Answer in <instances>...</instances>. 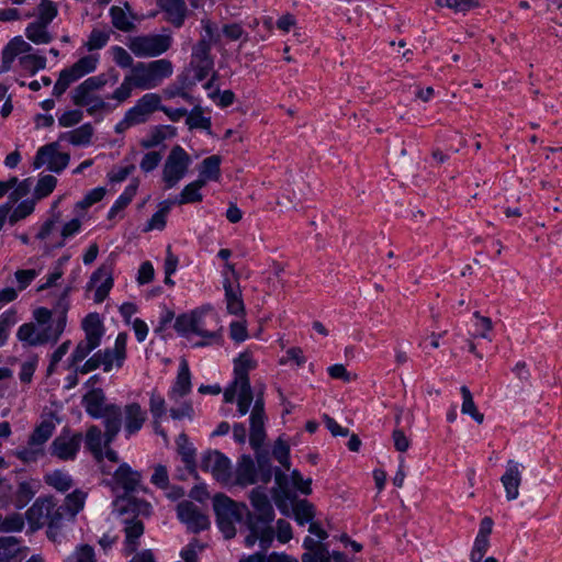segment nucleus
<instances>
[{
	"mask_svg": "<svg viewBox=\"0 0 562 562\" xmlns=\"http://www.w3.org/2000/svg\"><path fill=\"white\" fill-rule=\"evenodd\" d=\"M113 481L125 492L124 495L116 498L115 505L121 516L124 535L122 553L128 557L140 546V539L145 532L144 519L151 516L153 506L149 502L131 495L138 491L147 493L148 488L142 484V474L127 463H123L116 469Z\"/></svg>",
	"mask_w": 562,
	"mask_h": 562,
	"instance_id": "nucleus-1",
	"label": "nucleus"
},
{
	"mask_svg": "<svg viewBox=\"0 0 562 562\" xmlns=\"http://www.w3.org/2000/svg\"><path fill=\"white\" fill-rule=\"evenodd\" d=\"M173 328L184 337L191 335L201 337L202 340L196 342L195 347L223 344L220 317L210 306L180 314L176 318Z\"/></svg>",
	"mask_w": 562,
	"mask_h": 562,
	"instance_id": "nucleus-2",
	"label": "nucleus"
},
{
	"mask_svg": "<svg viewBox=\"0 0 562 562\" xmlns=\"http://www.w3.org/2000/svg\"><path fill=\"white\" fill-rule=\"evenodd\" d=\"M105 393L101 387L92 389L82 397L86 413L92 418H102L105 446L111 445L122 428V407L114 403H105Z\"/></svg>",
	"mask_w": 562,
	"mask_h": 562,
	"instance_id": "nucleus-3",
	"label": "nucleus"
},
{
	"mask_svg": "<svg viewBox=\"0 0 562 562\" xmlns=\"http://www.w3.org/2000/svg\"><path fill=\"white\" fill-rule=\"evenodd\" d=\"M128 334L121 331L117 334L113 348L98 350L78 369L81 374L90 373L99 368L108 373L114 367L121 369L127 359Z\"/></svg>",
	"mask_w": 562,
	"mask_h": 562,
	"instance_id": "nucleus-4",
	"label": "nucleus"
},
{
	"mask_svg": "<svg viewBox=\"0 0 562 562\" xmlns=\"http://www.w3.org/2000/svg\"><path fill=\"white\" fill-rule=\"evenodd\" d=\"M67 325V313L60 312L54 319L52 325L46 326L42 330H37L34 323L22 324L18 331L16 338L31 347L43 346L48 342H57L65 331Z\"/></svg>",
	"mask_w": 562,
	"mask_h": 562,
	"instance_id": "nucleus-5",
	"label": "nucleus"
},
{
	"mask_svg": "<svg viewBox=\"0 0 562 562\" xmlns=\"http://www.w3.org/2000/svg\"><path fill=\"white\" fill-rule=\"evenodd\" d=\"M173 72L172 63L169 59H157L149 63H137L131 70L135 88L150 90L157 88Z\"/></svg>",
	"mask_w": 562,
	"mask_h": 562,
	"instance_id": "nucleus-6",
	"label": "nucleus"
},
{
	"mask_svg": "<svg viewBox=\"0 0 562 562\" xmlns=\"http://www.w3.org/2000/svg\"><path fill=\"white\" fill-rule=\"evenodd\" d=\"M213 507L220 530L225 539H233L236 536L235 524L246 516V504L236 503L224 494H217L213 498Z\"/></svg>",
	"mask_w": 562,
	"mask_h": 562,
	"instance_id": "nucleus-7",
	"label": "nucleus"
},
{
	"mask_svg": "<svg viewBox=\"0 0 562 562\" xmlns=\"http://www.w3.org/2000/svg\"><path fill=\"white\" fill-rule=\"evenodd\" d=\"M192 164L191 156L180 145H175L162 166L161 180L166 190L175 188L187 175Z\"/></svg>",
	"mask_w": 562,
	"mask_h": 562,
	"instance_id": "nucleus-8",
	"label": "nucleus"
},
{
	"mask_svg": "<svg viewBox=\"0 0 562 562\" xmlns=\"http://www.w3.org/2000/svg\"><path fill=\"white\" fill-rule=\"evenodd\" d=\"M172 44L170 35H138L130 40L128 48L136 57H156L166 53Z\"/></svg>",
	"mask_w": 562,
	"mask_h": 562,
	"instance_id": "nucleus-9",
	"label": "nucleus"
},
{
	"mask_svg": "<svg viewBox=\"0 0 562 562\" xmlns=\"http://www.w3.org/2000/svg\"><path fill=\"white\" fill-rule=\"evenodd\" d=\"M81 442V432H72L69 428H64L52 441L49 453L61 461L75 460L80 450Z\"/></svg>",
	"mask_w": 562,
	"mask_h": 562,
	"instance_id": "nucleus-10",
	"label": "nucleus"
},
{
	"mask_svg": "<svg viewBox=\"0 0 562 562\" xmlns=\"http://www.w3.org/2000/svg\"><path fill=\"white\" fill-rule=\"evenodd\" d=\"M249 501L254 508V513L247 509L246 520H252V522H258L262 526H271V522L274 519V509L263 488H254L249 494Z\"/></svg>",
	"mask_w": 562,
	"mask_h": 562,
	"instance_id": "nucleus-11",
	"label": "nucleus"
},
{
	"mask_svg": "<svg viewBox=\"0 0 562 562\" xmlns=\"http://www.w3.org/2000/svg\"><path fill=\"white\" fill-rule=\"evenodd\" d=\"M69 160V154L60 153L58 150V144L50 143L38 148L33 161V167L38 169L46 166L48 170L60 173L68 166Z\"/></svg>",
	"mask_w": 562,
	"mask_h": 562,
	"instance_id": "nucleus-12",
	"label": "nucleus"
},
{
	"mask_svg": "<svg viewBox=\"0 0 562 562\" xmlns=\"http://www.w3.org/2000/svg\"><path fill=\"white\" fill-rule=\"evenodd\" d=\"M147 411L138 403L131 402L122 407V426L125 438L138 434L147 422Z\"/></svg>",
	"mask_w": 562,
	"mask_h": 562,
	"instance_id": "nucleus-13",
	"label": "nucleus"
},
{
	"mask_svg": "<svg viewBox=\"0 0 562 562\" xmlns=\"http://www.w3.org/2000/svg\"><path fill=\"white\" fill-rule=\"evenodd\" d=\"M191 66L198 81L204 80L212 71L214 60L211 56V45L205 38H201L193 48Z\"/></svg>",
	"mask_w": 562,
	"mask_h": 562,
	"instance_id": "nucleus-14",
	"label": "nucleus"
},
{
	"mask_svg": "<svg viewBox=\"0 0 562 562\" xmlns=\"http://www.w3.org/2000/svg\"><path fill=\"white\" fill-rule=\"evenodd\" d=\"M200 468L221 482H227L231 476V461L217 450L207 451L203 454Z\"/></svg>",
	"mask_w": 562,
	"mask_h": 562,
	"instance_id": "nucleus-15",
	"label": "nucleus"
},
{
	"mask_svg": "<svg viewBox=\"0 0 562 562\" xmlns=\"http://www.w3.org/2000/svg\"><path fill=\"white\" fill-rule=\"evenodd\" d=\"M161 98L157 93H146L138 99L134 106L126 111L127 116L135 125L146 123L153 113L158 111Z\"/></svg>",
	"mask_w": 562,
	"mask_h": 562,
	"instance_id": "nucleus-16",
	"label": "nucleus"
},
{
	"mask_svg": "<svg viewBox=\"0 0 562 562\" xmlns=\"http://www.w3.org/2000/svg\"><path fill=\"white\" fill-rule=\"evenodd\" d=\"M178 518L193 532H200L210 527L209 517L192 502H182L177 507Z\"/></svg>",
	"mask_w": 562,
	"mask_h": 562,
	"instance_id": "nucleus-17",
	"label": "nucleus"
},
{
	"mask_svg": "<svg viewBox=\"0 0 562 562\" xmlns=\"http://www.w3.org/2000/svg\"><path fill=\"white\" fill-rule=\"evenodd\" d=\"M223 289L228 314L244 317L246 308L238 281L233 282L228 277H224Z\"/></svg>",
	"mask_w": 562,
	"mask_h": 562,
	"instance_id": "nucleus-18",
	"label": "nucleus"
},
{
	"mask_svg": "<svg viewBox=\"0 0 562 562\" xmlns=\"http://www.w3.org/2000/svg\"><path fill=\"white\" fill-rule=\"evenodd\" d=\"M266 437L265 432V409L263 401L258 398L255 402L254 408L250 414V446L258 450L263 443Z\"/></svg>",
	"mask_w": 562,
	"mask_h": 562,
	"instance_id": "nucleus-19",
	"label": "nucleus"
},
{
	"mask_svg": "<svg viewBox=\"0 0 562 562\" xmlns=\"http://www.w3.org/2000/svg\"><path fill=\"white\" fill-rule=\"evenodd\" d=\"M520 468L521 465L518 462L509 460L505 473L501 477L507 501H514L519 495V486L522 480Z\"/></svg>",
	"mask_w": 562,
	"mask_h": 562,
	"instance_id": "nucleus-20",
	"label": "nucleus"
},
{
	"mask_svg": "<svg viewBox=\"0 0 562 562\" xmlns=\"http://www.w3.org/2000/svg\"><path fill=\"white\" fill-rule=\"evenodd\" d=\"M53 509V497H38L26 512V518L33 528L47 526Z\"/></svg>",
	"mask_w": 562,
	"mask_h": 562,
	"instance_id": "nucleus-21",
	"label": "nucleus"
},
{
	"mask_svg": "<svg viewBox=\"0 0 562 562\" xmlns=\"http://www.w3.org/2000/svg\"><path fill=\"white\" fill-rule=\"evenodd\" d=\"M246 526L250 531L249 535L245 539L246 547H252L257 540H259V544L262 550H267L274 538V530L271 526H262L258 522H252V520H246Z\"/></svg>",
	"mask_w": 562,
	"mask_h": 562,
	"instance_id": "nucleus-22",
	"label": "nucleus"
},
{
	"mask_svg": "<svg viewBox=\"0 0 562 562\" xmlns=\"http://www.w3.org/2000/svg\"><path fill=\"white\" fill-rule=\"evenodd\" d=\"M86 341L99 347L105 333L103 322L98 313H89L81 323Z\"/></svg>",
	"mask_w": 562,
	"mask_h": 562,
	"instance_id": "nucleus-23",
	"label": "nucleus"
},
{
	"mask_svg": "<svg viewBox=\"0 0 562 562\" xmlns=\"http://www.w3.org/2000/svg\"><path fill=\"white\" fill-rule=\"evenodd\" d=\"M27 549L15 537L0 538V562H22Z\"/></svg>",
	"mask_w": 562,
	"mask_h": 562,
	"instance_id": "nucleus-24",
	"label": "nucleus"
},
{
	"mask_svg": "<svg viewBox=\"0 0 562 562\" xmlns=\"http://www.w3.org/2000/svg\"><path fill=\"white\" fill-rule=\"evenodd\" d=\"M191 373L187 361H182L179 366L176 381L168 392V396L172 401H177L191 392Z\"/></svg>",
	"mask_w": 562,
	"mask_h": 562,
	"instance_id": "nucleus-25",
	"label": "nucleus"
},
{
	"mask_svg": "<svg viewBox=\"0 0 562 562\" xmlns=\"http://www.w3.org/2000/svg\"><path fill=\"white\" fill-rule=\"evenodd\" d=\"M157 5L166 13V20L173 26H182L186 18L184 0H156Z\"/></svg>",
	"mask_w": 562,
	"mask_h": 562,
	"instance_id": "nucleus-26",
	"label": "nucleus"
},
{
	"mask_svg": "<svg viewBox=\"0 0 562 562\" xmlns=\"http://www.w3.org/2000/svg\"><path fill=\"white\" fill-rule=\"evenodd\" d=\"M256 368V361L252 358V353L249 351L241 352L234 360V379L235 384L250 383L248 373L250 370Z\"/></svg>",
	"mask_w": 562,
	"mask_h": 562,
	"instance_id": "nucleus-27",
	"label": "nucleus"
},
{
	"mask_svg": "<svg viewBox=\"0 0 562 562\" xmlns=\"http://www.w3.org/2000/svg\"><path fill=\"white\" fill-rule=\"evenodd\" d=\"M99 63L98 54H90L79 58L72 66L64 70L75 80H79L83 76L93 72Z\"/></svg>",
	"mask_w": 562,
	"mask_h": 562,
	"instance_id": "nucleus-28",
	"label": "nucleus"
},
{
	"mask_svg": "<svg viewBox=\"0 0 562 562\" xmlns=\"http://www.w3.org/2000/svg\"><path fill=\"white\" fill-rule=\"evenodd\" d=\"M236 482L241 486L255 484L257 482V469L250 456H243L236 469Z\"/></svg>",
	"mask_w": 562,
	"mask_h": 562,
	"instance_id": "nucleus-29",
	"label": "nucleus"
},
{
	"mask_svg": "<svg viewBox=\"0 0 562 562\" xmlns=\"http://www.w3.org/2000/svg\"><path fill=\"white\" fill-rule=\"evenodd\" d=\"M86 448L92 453V456L101 461L103 458V447L105 446L104 432L97 425H91L85 437Z\"/></svg>",
	"mask_w": 562,
	"mask_h": 562,
	"instance_id": "nucleus-30",
	"label": "nucleus"
},
{
	"mask_svg": "<svg viewBox=\"0 0 562 562\" xmlns=\"http://www.w3.org/2000/svg\"><path fill=\"white\" fill-rule=\"evenodd\" d=\"M106 82L108 78L104 74L89 77L75 89V94L72 97L74 103H83L82 99L86 98V95L91 94L93 91L103 88L106 85Z\"/></svg>",
	"mask_w": 562,
	"mask_h": 562,
	"instance_id": "nucleus-31",
	"label": "nucleus"
},
{
	"mask_svg": "<svg viewBox=\"0 0 562 562\" xmlns=\"http://www.w3.org/2000/svg\"><path fill=\"white\" fill-rule=\"evenodd\" d=\"M138 186H139V179L138 178L132 179L131 183L125 188L123 193L117 198V200L111 206V209L108 213V220H110V221L114 220L120 212H122L124 209H126L130 205V203L133 201L134 196L137 193Z\"/></svg>",
	"mask_w": 562,
	"mask_h": 562,
	"instance_id": "nucleus-32",
	"label": "nucleus"
},
{
	"mask_svg": "<svg viewBox=\"0 0 562 562\" xmlns=\"http://www.w3.org/2000/svg\"><path fill=\"white\" fill-rule=\"evenodd\" d=\"M176 135V127L171 125L155 126L147 137L140 140V146L145 149L154 148L160 145L167 138Z\"/></svg>",
	"mask_w": 562,
	"mask_h": 562,
	"instance_id": "nucleus-33",
	"label": "nucleus"
},
{
	"mask_svg": "<svg viewBox=\"0 0 562 562\" xmlns=\"http://www.w3.org/2000/svg\"><path fill=\"white\" fill-rule=\"evenodd\" d=\"M93 132L92 125L90 123H86L72 131L63 133L59 136V139L67 140L75 146H86L90 144Z\"/></svg>",
	"mask_w": 562,
	"mask_h": 562,
	"instance_id": "nucleus-34",
	"label": "nucleus"
},
{
	"mask_svg": "<svg viewBox=\"0 0 562 562\" xmlns=\"http://www.w3.org/2000/svg\"><path fill=\"white\" fill-rule=\"evenodd\" d=\"M97 348V346L91 345L89 341L80 340L67 359V369L80 373L77 371L82 366L80 363Z\"/></svg>",
	"mask_w": 562,
	"mask_h": 562,
	"instance_id": "nucleus-35",
	"label": "nucleus"
},
{
	"mask_svg": "<svg viewBox=\"0 0 562 562\" xmlns=\"http://www.w3.org/2000/svg\"><path fill=\"white\" fill-rule=\"evenodd\" d=\"M221 162L222 159L217 155L206 157L201 164L198 180H203L204 184L207 181H217L221 177Z\"/></svg>",
	"mask_w": 562,
	"mask_h": 562,
	"instance_id": "nucleus-36",
	"label": "nucleus"
},
{
	"mask_svg": "<svg viewBox=\"0 0 562 562\" xmlns=\"http://www.w3.org/2000/svg\"><path fill=\"white\" fill-rule=\"evenodd\" d=\"M66 518H69L67 507L58 505L53 499V509L49 513V518L47 521V536L50 539H56L58 529L63 526V522Z\"/></svg>",
	"mask_w": 562,
	"mask_h": 562,
	"instance_id": "nucleus-37",
	"label": "nucleus"
},
{
	"mask_svg": "<svg viewBox=\"0 0 562 562\" xmlns=\"http://www.w3.org/2000/svg\"><path fill=\"white\" fill-rule=\"evenodd\" d=\"M47 27V24H43L35 20L27 24L25 29V36L36 45L48 44L53 41V35L48 32Z\"/></svg>",
	"mask_w": 562,
	"mask_h": 562,
	"instance_id": "nucleus-38",
	"label": "nucleus"
},
{
	"mask_svg": "<svg viewBox=\"0 0 562 562\" xmlns=\"http://www.w3.org/2000/svg\"><path fill=\"white\" fill-rule=\"evenodd\" d=\"M205 184L203 180H194L182 189L179 194V199L177 203L179 205L199 203L203 201V194L201 193V189L204 188Z\"/></svg>",
	"mask_w": 562,
	"mask_h": 562,
	"instance_id": "nucleus-39",
	"label": "nucleus"
},
{
	"mask_svg": "<svg viewBox=\"0 0 562 562\" xmlns=\"http://www.w3.org/2000/svg\"><path fill=\"white\" fill-rule=\"evenodd\" d=\"M292 512L295 521L300 526L311 522L315 517V506L307 499H295L292 502Z\"/></svg>",
	"mask_w": 562,
	"mask_h": 562,
	"instance_id": "nucleus-40",
	"label": "nucleus"
},
{
	"mask_svg": "<svg viewBox=\"0 0 562 562\" xmlns=\"http://www.w3.org/2000/svg\"><path fill=\"white\" fill-rule=\"evenodd\" d=\"M178 452L181 456V460L186 465V469L190 472L195 470V449L189 442V438L186 434L179 435L177 439Z\"/></svg>",
	"mask_w": 562,
	"mask_h": 562,
	"instance_id": "nucleus-41",
	"label": "nucleus"
},
{
	"mask_svg": "<svg viewBox=\"0 0 562 562\" xmlns=\"http://www.w3.org/2000/svg\"><path fill=\"white\" fill-rule=\"evenodd\" d=\"M276 483L279 487V491L273 490V498H274V502H276V505L278 506V508L282 513H285V508H286L285 502L288 499H291V493L288 488L286 475L283 474L281 471H277L276 472Z\"/></svg>",
	"mask_w": 562,
	"mask_h": 562,
	"instance_id": "nucleus-42",
	"label": "nucleus"
},
{
	"mask_svg": "<svg viewBox=\"0 0 562 562\" xmlns=\"http://www.w3.org/2000/svg\"><path fill=\"white\" fill-rule=\"evenodd\" d=\"M112 31L109 29H93L83 46L89 52H94L105 47L110 41Z\"/></svg>",
	"mask_w": 562,
	"mask_h": 562,
	"instance_id": "nucleus-43",
	"label": "nucleus"
},
{
	"mask_svg": "<svg viewBox=\"0 0 562 562\" xmlns=\"http://www.w3.org/2000/svg\"><path fill=\"white\" fill-rule=\"evenodd\" d=\"M45 483L59 492H67L72 487L71 476L61 470H55L45 475Z\"/></svg>",
	"mask_w": 562,
	"mask_h": 562,
	"instance_id": "nucleus-44",
	"label": "nucleus"
},
{
	"mask_svg": "<svg viewBox=\"0 0 562 562\" xmlns=\"http://www.w3.org/2000/svg\"><path fill=\"white\" fill-rule=\"evenodd\" d=\"M460 393L462 395V406L461 412L463 414L470 415L475 422L479 424H482L484 420V415L479 412L474 401L471 391L468 386L463 385L460 389Z\"/></svg>",
	"mask_w": 562,
	"mask_h": 562,
	"instance_id": "nucleus-45",
	"label": "nucleus"
},
{
	"mask_svg": "<svg viewBox=\"0 0 562 562\" xmlns=\"http://www.w3.org/2000/svg\"><path fill=\"white\" fill-rule=\"evenodd\" d=\"M186 124L189 130H210L212 122L211 117L203 115V109L200 105H195L191 112L187 114Z\"/></svg>",
	"mask_w": 562,
	"mask_h": 562,
	"instance_id": "nucleus-46",
	"label": "nucleus"
},
{
	"mask_svg": "<svg viewBox=\"0 0 562 562\" xmlns=\"http://www.w3.org/2000/svg\"><path fill=\"white\" fill-rule=\"evenodd\" d=\"M110 16L113 26L122 32L128 33L135 29V24L130 20L125 11L117 5L110 9Z\"/></svg>",
	"mask_w": 562,
	"mask_h": 562,
	"instance_id": "nucleus-47",
	"label": "nucleus"
},
{
	"mask_svg": "<svg viewBox=\"0 0 562 562\" xmlns=\"http://www.w3.org/2000/svg\"><path fill=\"white\" fill-rule=\"evenodd\" d=\"M54 425L50 422H42L31 434L27 443L42 447L52 437Z\"/></svg>",
	"mask_w": 562,
	"mask_h": 562,
	"instance_id": "nucleus-48",
	"label": "nucleus"
},
{
	"mask_svg": "<svg viewBox=\"0 0 562 562\" xmlns=\"http://www.w3.org/2000/svg\"><path fill=\"white\" fill-rule=\"evenodd\" d=\"M436 5L440 8H448L454 13H463L480 7L479 0H436Z\"/></svg>",
	"mask_w": 562,
	"mask_h": 562,
	"instance_id": "nucleus-49",
	"label": "nucleus"
},
{
	"mask_svg": "<svg viewBox=\"0 0 562 562\" xmlns=\"http://www.w3.org/2000/svg\"><path fill=\"white\" fill-rule=\"evenodd\" d=\"M56 184L57 178L52 175L40 177L33 193L34 200L40 201L47 198L54 191Z\"/></svg>",
	"mask_w": 562,
	"mask_h": 562,
	"instance_id": "nucleus-50",
	"label": "nucleus"
},
{
	"mask_svg": "<svg viewBox=\"0 0 562 562\" xmlns=\"http://www.w3.org/2000/svg\"><path fill=\"white\" fill-rule=\"evenodd\" d=\"M16 322L18 317L14 310H8L0 315V348L7 344L11 328Z\"/></svg>",
	"mask_w": 562,
	"mask_h": 562,
	"instance_id": "nucleus-51",
	"label": "nucleus"
},
{
	"mask_svg": "<svg viewBox=\"0 0 562 562\" xmlns=\"http://www.w3.org/2000/svg\"><path fill=\"white\" fill-rule=\"evenodd\" d=\"M170 211V204L168 201L162 202L159 205V210L150 217L147 223L145 232L158 229L162 231L167 224V215Z\"/></svg>",
	"mask_w": 562,
	"mask_h": 562,
	"instance_id": "nucleus-52",
	"label": "nucleus"
},
{
	"mask_svg": "<svg viewBox=\"0 0 562 562\" xmlns=\"http://www.w3.org/2000/svg\"><path fill=\"white\" fill-rule=\"evenodd\" d=\"M19 63L22 69L30 72L31 75H35L38 70H42L46 67V58L35 54H26L21 56Z\"/></svg>",
	"mask_w": 562,
	"mask_h": 562,
	"instance_id": "nucleus-53",
	"label": "nucleus"
},
{
	"mask_svg": "<svg viewBox=\"0 0 562 562\" xmlns=\"http://www.w3.org/2000/svg\"><path fill=\"white\" fill-rule=\"evenodd\" d=\"M86 496V493L79 490L66 496L61 505L67 507L69 518H74L83 508Z\"/></svg>",
	"mask_w": 562,
	"mask_h": 562,
	"instance_id": "nucleus-54",
	"label": "nucleus"
},
{
	"mask_svg": "<svg viewBox=\"0 0 562 562\" xmlns=\"http://www.w3.org/2000/svg\"><path fill=\"white\" fill-rule=\"evenodd\" d=\"M58 14V8L52 0H42L37 7L36 21L49 25Z\"/></svg>",
	"mask_w": 562,
	"mask_h": 562,
	"instance_id": "nucleus-55",
	"label": "nucleus"
},
{
	"mask_svg": "<svg viewBox=\"0 0 562 562\" xmlns=\"http://www.w3.org/2000/svg\"><path fill=\"white\" fill-rule=\"evenodd\" d=\"M148 406L151 417L157 424V419H162V417L166 415L167 407L165 398L156 390L149 393Z\"/></svg>",
	"mask_w": 562,
	"mask_h": 562,
	"instance_id": "nucleus-56",
	"label": "nucleus"
},
{
	"mask_svg": "<svg viewBox=\"0 0 562 562\" xmlns=\"http://www.w3.org/2000/svg\"><path fill=\"white\" fill-rule=\"evenodd\" d=\"M256 459L258 465L257 474L259 475V480L262 483L267 484L270 482L272 477V465L270 462L269 454L263 451H258L256 454Z\"/></svg>",
	"mask_w": 562,
	"mask_h": 562,
	"instance_id": "nucleus-57",
	"label": "nucleus"
},
{
	"mask_svg": "<svg viewBox=\"0 0 562 562\" xmlns=\"http://www.w3.org/2000/svg\"><path fill=\"white\" fill-rule=\"evenodd\" d=\"M133 88H135L134 80L131 75H127L124 77L120 87L116 88L109 98L115 100L117 103H123L131 98Z\"/></svg>",
	"mask_w": 562,
	"mask_h": 562,
	"instance_id": "nucleus-58",
	"label": "nucleus"
},
{
	"mask_svg": "<svg viewBox=\"0 0 562 562\" xmlns=\"http://www.w3.org/2000/svg\"><path fill=\"white\" fill-rule=\"evenodd\" d=\"M35 200H25L21 202L9 215V223L11 225L16 224L19 221L27 217L34 212Z\"/></svg>",
	"mask_w": 562,
	"mask_h": 562,
	"instance_id": "nucleus-59",
	"label": "nucleus"
},
{
	"mask_svg": "<svg viewBox=\"0 0 562 562\" xmlns=\"http://www.w3.org/2000/svg\"><path fill=\"white\" fill-rule=\"evenodd\" d=\"M273 458L286 470L290 469V447L282 439H278L272 448Z\"/></svg>",
	"mask_w": 562,
	"mask_h": 562,
	"instance_id": "nucleus-60",
	"label": "nucleus"
},
{
	"mask_svg": "<svg viewBox=\"0 0 562 562\" xmlns=\"http://www.w3.org/2000/svg\"><path fill=\"white\" fill-rule=\"evenodd\" d=\"M236 385L239 386V394L237 397L238 412L240 415H245L249 411V407L254 400L251 386H250V383H247V385H244V384H236Z\"/></svg>",
	"mask_w": 562,
	"mask_h": 562,
	"instance_id": "nucleus-61",
	"label": "nucleus"
},
{
	"mask_svg": "<svg viewBox=\"0 0 562 562\" xmlns=\"http://www.w3.org/2000/svg\"><path fill=\"white\" fill-rule=\"evenodd\" d=\"M66 562H97L94 550L89 544H82L67 558Z\"/></svg>",
	"mask_w": 562,
	"mask_h": 562,
	"instance_id": "nucleus-62",
	"label": "nucleus"
},
{
	"mask_svg": "<svg viewBox=\"0 0 562 562\" xmlns=\"http://www.w3.org/2000/svg\"><path fill=\"white\" fill-rule=\"evenodd\" d=\"M110 52H111L113 61L119 67L133 68V66H134L133 58L125 48H123L122 46L115 45V46L111 47Z\"/></svg>",
	"mask_w": 562,
	"mask_h": 562,
	"instance_id": "nucleus-63",
	"label": "nucleus"
},
{
	"mask_svg": "<svg viewBox=\"0 0 562 562\" xmlns=\"http://www.w3.org/2000/svg\"><path fill=\"white\" fill-rule=\"evenodd\" d=\"M44 456V449L42 447L29 445L16 451V457L24 463H31L37 461L40 457Z\"/></svg>",
	"mask_w": 562,
	"mask_h": 562,
	"instance_id": "nucleus-64",
	"label": "nucleus"
}]
</instances>
